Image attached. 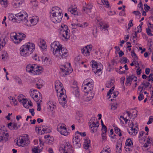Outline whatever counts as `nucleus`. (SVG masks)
Segmentation results:
<instances>
[{
	"label": "nucleus",
	"instance_id": "obj_1",
	"mask_svg": "<svg viewBox=\"0 0 153 153\" xmlns=\"http://www.w3.org/2000/svg\"><path fill=\"white\" fill-rule=\"evenodd\" d=\"M51 51L54 55L59 58H64L68 55L67 50L62 47L59 42H54L51 44Z\"/></svg>",
	"mask_w": 153,
	"mask_h": 153
},
{
	"label": "nucleus",
	"instance_id": "obj_2",
	"mask_svg": "<svg viewBox=\"0 0 153 153\" xmlns=\"http://www.w3.org/2000/svg\"><path fill=\"white\" fill-rule=\"evenodd\" d=\"M33 43H28L22 45L20 48V53L22 56H26L32 53L35 49Z\"/></svg>",
	"mask_w": 153,
	"mask_h": 153
},
{
	"label": "nucleus",
	"instance_id": "obj_3",
	"mask_svg": "<svg viewBox=\"0 0 153 153\" xmlns=\"http://www.w3.org/2000/svg\"><path fill=\"white\" fill-rule=\"evenodd\" d=\"M26 71L28 73H31L33 75H39L42 72L43 68L36 65L33 66L29 64L26 67Z\"/></svg>",
	"mask_w": 153,
	"mask_h": 153
},
{
	"label": "nucleus",
	"instance_id": "obj_4",
	"mask_svg": "<svg viewBox=\"0 0 153 153\" xmlns=\"http://www.w3.org/2000/svg\"><path fill=\"white\" fill-rule=\"evenodd\" d=\"M15 16L16 18L14 19L18 21H20V22L22 23L24 25H26L27 23L28 22L27 18L28 15L26 12H21L16 14Z\"/></svg>",
	"mask_w": 153,
	"mask_h": 153
},
{
	"label": "nucleus",
	"instance_id": "obj_5",
	"mask_svg": "<svg viewBox=\"0 0 153 153\" xmlns=\"http://www.w3.org/2000/svg\"><path fill=\"white\" fill-rule=\"evenodd\" d=\"M29 140L28 135L23 134L19 137V138L17 140L16 144L19 146L24 147L22 144L24 143V145H25L26 142L28 141Z\"/></svg>",
	"mask_w": 153,
	"mask_h": 153
},
{
	"label": "nucleus",
	"instance_id": "obj_6",
	"mask_svg": "<svg viewBox=\"0 0 153 153\" xmlns=\"http://www.w3.org/2000/svg\"><path fill=\"white\" fill-rule=\"evenodd\" d=\"M61 27L63 29V33L61 35V37L63 40L66 41L70 37L69 34H68V27L67 25L63 24L61 25Z\"/></svg>",
	"mask_w": 153,
	"mask_h": 153
},
{
	"label": "nucleus",
	"instance_id": "obj_7",
	"mask_svg": "<svg viewBox=\"0 0 153 153\" xmlns=\"http://www.w3.org/2000/svg\"><path fill=\"white\" fill-rule=\"evenodd\" d=\"M51 19L52 21L54 23H57L60 22L63 14L62 13L56 14L55 13L50 14Z\"/></svg>",
	"mask_w": 153,
	"mask_h": 153
},
{
	"label": "nucleus",
	"instance_id": "obj_8",
	"mask_svg": "<svg viewBox=\"0 0 153 153\" xmlns=\"http://www.w3.org/2000/svg\"><path fill=\"white\" fill-rule=\"evenodd\" d=\"M71 146L69 142H66L65 144L62 145L59 148V150L62 153H68L70 151Z\"/></svg>",
	"mask_w": 153,
	"mask_h": 153
},
{
	"label": "nucleus",
	"instance_id": "obj_9",
	"mask_svg": "<svg viewBox=\"0 0 153 153\" xmlns=\"http://www.w3.org/2000/svg\"><path fill=\"white\" fill-rule=\"evenodd\" d=\"M130 127L131 128L130 131L128 129H127L128 133L132 136H135L137 133L138 131V125H136L135 127L134 124L133 123H132L130 125Z\"/></svg>",
	"mask_w": 153,
	"mask_h": 153
},
{
	"label": "nucleus",
	"instance_id": "obj_10",
	"mask_svg": "<svg viewBox=\"0 0 153 153\" xmlns=\"http://www.w3.org/2000/svg\"><path fill=\"white\" fill-rule=\"evenodd\" d=\"M94 85L93 81L91 82H88L82 86V88L84 90V92L92 91Z\"/></svg>",
	"mask_w": 153,
	"mask_h": 153
},
{
	"label": "nucleus",
	"instance_id": "obj_11",
	"mask_svg": "<svg viewBox=\"0 0 153 153\" xmlns=\"http://www.w3.org/2000/svg\"><path fill=\"white\" fill-rule=\"evenodd\" d=\"M92 46L91 45H87L83 48L81 50L82 53L85 56H89L90 52L91 51Z\"/></svg>",
	"mask_w": 153,
	"mask_h": 153
},
{
	"label": "nucleus",
	"instance_id": "obj_12",
	"mask_svg": "<svg viewBox=\"0 0 153 153\" xmlns=\"http://www.w3.org/2000/svg\"><path fill=\"white\" fill-rule=\"evenodd\" d=\"M85 3V5L83 6L82 11L84 13L88 14L91 12V9L93 7V5L91 3L86 4L85 2H84Z\"/></svg>",
	"mask_w": 153,
	"mask_h": 153
},
{
	"label": "nucleus",
	"instance_id": "obj_13",
	"mask_svg": "<svg viewBox=\"0 0 153 153\" xmlns=\"http://www.w3.org/2000/svg\"><path fill=\"white\" fill-rule=\"evenodd\" d=\"M80 138L79 136L75 135V137L72 140V142L74 146L76 147V148L78 149L81 147V144L79 143Z\"/></svg>",
	"mask_w": 153,
	"mask_h": 153
},
{
	"label": "nucleus",
	"instance_id": "obj_14",
	"mask_svg": "<svg viewBox=\"0 0 153 153\" xmlns=\"http://www.w3.org/2000/svg\"><path fill=\"white\" fill-rule=\"evenodd\" d=\"M89 126L91 132L92 133H94L97 132L98 128L99 126V122L97 121L96 123H94L89 124Z\"/></svg>",
	"mask_w": 153,
	"mask_h": 153
},
{
	"label": "nucleus",
	"instance_id": "obj_15",
	"mask_svg": "<svg viewBox=\"0 0 153 153\" xmlns=\"http://www.w3.org/2000/svg\"><path fill=\"white\" fill-rule=\"evenodd\" d=\"M103 69V66L101 64L99 63L97 65V67L95 68L92 69L93 71L96 75L98 76L102 74V71Z\"/></svg>",
	"mask_w": 153,
	"mask_h": 153
},
{
	"label": "nucleus",
	"instance_id": "obj_16",
	"mask_svg": "<svg viewBox=\"0 0 153 153\" xmlns=\"http://www.w3.org/2000/svg\"><path fill=\"white\" fill-rule=\"evenodd\" d=\"M41 131V134H44L45 133H49L51 132V131L48 128V127L45 125L42 126L41 127L39 128L38 131Z\"/></svg>",
	"mask_w": 153,
	"mask_h": 153
},
{
	"label": "nucleus",
	"instance_id": "obj_17",
	"mask_svg": "<svg viewBox=\"0 0 153 153\" xmlns=\"http://www.w3.org/2000/svg\"><path fill=\"white\" fill-rule=\"evenodd\" d=\"M48 108L51 111H53L56 108V103L55 102L51 100L47 103Z\"/></svg>",
	"mask_w": 153,
	"mask_h": 153
},
{
	"label": "nucleus",
	"instance_id": "obj_18",
	"mask_svg": "<svg viewBox=\"0 0 153 153\" xmlns=\"http://www.w3.org/2000/svg\"><path fill=\"white\" fill-rule=\"evenodd\" d=\"M50 13H55L56 14H58L62 13L59 7H55L52 8L50 12Z\"/></svg>",
	"mask_w": 153,
	"mask_h": 153
},
{
	"label": "nucleus",
	"instance_id": "obj_19",
	"mask_svg": "<svg viewBox=\"0 0 153 153\" xmlns=\"http://www.w3.org/2000/svg\"><path fill=\"white\" fill-rule=\"evenodd\" d=\"M15 35L13 36H11V38L15 44H18L21 41L22 39L21 38V36H17L16 33H15Z\"/></svg>",
	"mask_w": 153,
	"mask_h": 153
},
{
	"label": "nucleus",
	"instance_id": "obj_20",
	"mask_svg": "<svg viewBox=\"0 0 153 153\" xmlns=\"http://www.w3.org/2000/svg\"><path fill=\"white\" fill-rule=\"evenodd\" d=\"M71 68H70V69H69L65 65H64L63 66V68H61L60 69L63 72H64L66 75H67L71 72L72 70L71 69Z\"/></svg>",
	"mask_w": 153,
	"mask_h": 153
},
{
	"label": "nucleus",
	"instance_id": "obj_21",
	"mask_svg": "<svg viewBox=\"0 0 153 153\" xmlns=\"http://www.w3.org/2000/svg\"><path fill=\"white\" fill-rule=\"evenodd\" d=\"M37 21L34 19H31L30 20V22L27 23L26 25L28 26H32L36 25L37 22Z\"/></svg>",
	"mask_w": 153,
	"mask_h": 153
},
{
	"label": "nucleus",
	"instance_id": "obj_22",
	"mask_svg": "<svg viewBox=\"0 0 153 153\" xmlns=\"http://www.w3.org/2000/svg\"><path fill=\"white\" fill-rule=\"evenodd\" d=\"M39 46L44 51H46L47 45L45 42L43 40H41L38 43Z\"/></svg>",
	"mask_w": 153,
	"mask_h": 153
},
{
	"label": "nucleus",
	"instance_id": "obj_23",
	"mask_svg": "<svg viewBox=\"0 0 153 153\" xmlns=\"http://www.w3.org/2000/svg\"><path fill=\"white\" fill-rule=\"evenodd\" d=\"M134 77L133 75L130 76H127L126 77V80L125 83L126 86L128 85L129 84L130 85H131V82L132 81Z\"/></svg>",
	"mask_w": 153,
	"mask_h": 153
},
{
	"label": "nucleus",
	"instance_id": "obj_24",
	"mask_svg": "<svg viewBox=\"0 0 153 153\" xmlns=\"http://www.w3.org/2000/svg\"><path fill=\"white\" fill-rule=\"evenodd\" d=\"M62 85V84L59 81H57L55 83V88H56V91H58V89H57L58 87L59 88L61 89V92H62V91H63V89L62 88H61Z\"/></svg>",
	"mask_w": 153,
	"mask_h": 153
},
{
	"label": "nucleus",
	"instance_id": "obj_25",
	"mask_svg": "<svg viewBox=\"0 0 153 153\" xmlns=\"http://www.w3.org/2000/svg\"><path fill=\"white\" fill-rule=\"evenodd\" d=\"M44 84V81L41 79H39L36 84L37 87L38 89L41 88Z\"/></svg>",
	"mask_w": 153,
	"mask_h": 153
},
{
	"label": "nucleus",
	"instance_id": "obj_26",
	"mask_svg": "<svg viewBox=\"0 0 153 153\" xmlns=\"http://www.w3.org/2000/svg\"><path fill=\"white\" fill-rule=\"evenodd\" d=\"M91 141L90 140L86 139L85 140L83 145L84 148L85 149H87L90 145Z\"/></svg>",
	"mask_w": 153,
	"mask_h": 153
},
{
	"label": "nucleus",
	"instance_id": "obj_27",
	"mask_svg": "<svg viewBox=\"0 0 153 153\" xmlns=\"http://www.w3.org/2000/svg\"><path fill=\"white\" fill-rule=\"evenodd\" d=\"M13 5L15 7H18L20 4H22V2L21 0H14L13 2Z\"/></svg>",
	"mask_w": 153,
	"mask_h": 153
},
{
	"label": "nucleus",
	"instance_id": "obj_28",
	"mask_svg": "<svg viewBox=\"0 0 153 153\" xmlns=\"http://www.w3.org/2000/svg\"><path fill=\"white\" fill-rule=\"evenodd\" d=\"M71 88L74 90L73 93L75 94L76 97H79V91L77 87V86H76L75 87H72Z\"/></svg>",
	"mask_w": 153,
	"mask_h": 153
},
{
	"label": "nucleus",
	"instance_id": "obj_29",
	"mask_svg": "<svg viewBox=\"0 0 153 153\" xmlns=\"http://www.w3.org/2000/svg\"><path fill=\"white\" fill-rule=\"evenodd\" d=\"M21 126V124L19 123H14L13 125L11 128H10V129L12 130H17Z\"/></svg>",
	"mask_w": 153,
	"mask_h": 153
},
{
	"label": "nucleus",
	"instance_id": "obj_30",
	"mask_svg": "<svg viewBox=\"0 0 153 153\" xmlns=\"http://www.w3.org/2000/svg\"><path fill=\"white\" fill-rule=\"evenodd\" d=\"M133 146V142L130 138L126 140L125 143V146Z\"/></svg>",
	"mask_w": 153,
	"mask_h": 153
},
{
	"label": "nucleus",
	"instance_id": "obj_31",
	"mask_svg": "<svg viewBox=\"0 0 153 153\" xmlns=\"http://www.w3.org/2000/svg\"><path fill=\"white\" fill-rule=\"evenodd\" d=\"M122 143H117L116 147V151L117 153H120L121 152Z\"/></svg>",
	"mask_w": 153,
	"mask_h": 153
},
{
	"label": "nucleus",
	"instance_id": "obj_32",
	"mask_svg": "<svg viewBox=\"0 0 153 153\" xmlns=\"http://www.w3.org/2000/svg\"><path fill=\"white\" fill-rule=\"evenodd\" d=\"M76 8H70L68 9V10L69 11H70L71 13L73 14H74V15L75 16H76L78 14L77 13H76Z\"/></svg>",
	"mask_w": 153,
	"mask_h": 153
},
{
	"label": "nucleus",
	"instance_id": "obj_33",
	"mask_svg": "<svg viewBox=\"0 0 153 153\" xmlns=\"http://www.w3.org/2000/svg\"><path fill=\"white\" fill-rule=\"evenodd\" d=\"M85 24H86V26H87V23L86 22L84 23L83 25H82V24H80L78 23H74L72 24H71V25L72 26H74V27H75L76 26H78V27H83V26H84V27H85Z\"/></svg>",
	"mask_w": 153,
	"mask_h": 153
},
{
	"label": "nucleus",
	"instance_id": "obj_34",
	"mask_svg": "<svg viewBox=\"0 0 153 153\" xmlns=\"http://www.w3.org/2000/svg\"><path fill=\"white\" fill-rule=\"evenodd\" d=\"M65 125L64 124H62L61 125L59 124V125H58L57 127V131L59 132H62L61 131H62L63 129L65 127Z\"/></svg>",
	"mask_w": 153,
	"mask_h": 153
},
{
	"label": "nucleus",
	"instance_id": "obj_35",
	"mask_svg": "<svg viewBox=\"0 0 153 153\" xmlns=\"http://www.w3.org/2000/svg\"><path fill=\"white\" fill-rule=\"evenodd\" d=\"M5 42L4 40V38L3 40L1 39L0 38V51L3 48L4 46L5 45Z\"/></svg>",
	"mask_w": 153,
	"mask_h": 153
},
{
	"label": "nucleus",
	"instance_id": "obj_36",
	"mask_svg": "<svg viewBox=\"0 0 153 153\" xmlns=\"http://www.w3.org/2000/svg\"><path fill=\"white\" fill-rule=\"evenodd\" d=\"M60 100H61L63 101L64 102H66V97H67L65 95H64V96H65V97L63 96L64 95V93L63 92H61L60 93Z\"/></svg>",
	"mask_w": 153,
	"mask_h": 153
},
{
	"label": "nucleus",
	"instance_id": "obj_37",
	"mask_svg": "<svg viewBox=\"0 0 153 153\" xmlns=\"http://www.w3.org/2000/svg\"><path fill=\"white\" fill-rule=\"evenodd\" d=\"M90 64L91 65L92 69L95 68L97 66V65L99 63H97V62L95 61H92L90 62Z\"/></svg>",
	"mask_w": 153,
	"mask_h": 153
},
{
	"label": "nucleus",
	"instance_id": "obj_38",
	"mask_svg": "<svg viewBox=\"0 0 153 153\" xmlns=\"http://www.w3.org/2000/svg\"><path fill=\"white\" fill-rule=\"evenodd\" d=\"M150 85V83L149 82H147L146 81H144L143 82H142L141 83V85L144 86L147 88H148Z\"/></svg>",
	"mask_w": 153,
	"mask_h": 153
},
{
	"label": "nucleus",
	"instance_id": "obj_39",
	"mask_svg": "<svg viewBox=\"0 0 153 153\" xmlns=\"http://www.w3.org/2000/svg\"><path fill=\"white\" fill-rule=\"evenodd\" d=\"M62 132H60V134L64 136H67L68 134L69 133L67 132V129L65 127V128L63 129L62 131Z\"/></svg>",
	"mask_w": 153,
	"mask_h": 153
},
{
	"label": "nucleus",
	"instance_id": "obj_40",
	"mask_svg": "<svg viewBox=\"0 0 153 153\" xmlns=\"http://www.w3.org/2000/svg\"><path fill=\"white\" fill-rule=\"evenodd\" d=\"M125 149L126 151L128 153L131 152L133 149V146H125Z\"/></svg>",
	"mask_w": 153,
	"mask_h": 153
},
{
	"label": "nucleus",
	"instance_id": "obj_41",
	"mask_svg": "<svg viewBox=\"0 0 153 153\" xmlns=\"http://www.w3.org/2000/svg\"><path fill=\"white\" fill-rule=\"evenodd\" d=\"M85 92V95H87L88 97H91L92 98H93L94 95V93L93 91H87Z\"/></svg>",
	"mask_w": 153,
	"mask_h": 153
},
{
	"label": "nucleus",
	"instance_id": "obj_42",
	"mask_svg": "<svg viewBox=\"0 0 153 153\" xmlns=\"http://www.w3.org/2000/svg\"><path fill=\"white\" fill-rule=\"evenodd\" d=\"M36 92H38L39 93V92H37L36 90L34 89L32 90V89H31L30 90V95L33 98V99H34V96L36 94Z\"/></svg>",
	"mask_w": 153,
	"mask_h": 153
},
{
	"label": "nucleus",
	"instance_id": "obj_43",
	"mask_svg": "<svg viewBox=\"0 0 153 153\" xmlns=\"http://www.w3.org/2000/svg\"><path fill=\"white\" fill-rule=\"evenodd\" d=\"M39 147L38 146H37L36 147H35L34 149H32V151L34 153H39L41 151V149H39Z\"/></svg>",
	"mask_w": 153,
	"mask_h": 153
},
{
	"label": "nucleus",
	"instance_id": "obj_44",
	"mask_svg": "<svg viewBox=\"0 0 153 153\" xmlns=\"http://www.w3.org/2000/svg\"><path fill=\"white\" fill-rule=\"evenodd\" d=\"M97 121V118L92 117L91 118L90 121L88 123L89 124L91 123H96Z\"/></svg>",
	"mask_w": 153,
	"mask_h": 153
},
{
	"label": "nucleus",
	"instance_id": "obj_45",
	"mask_svg": "<svg viewBox=\"0 0 153 153\" xmlns=\"http://www.w3.org/2000/svg\"><path fill=\"white\" fill-rule=\"evenodd\" d=\"M129 62V60L125 57H123L122 58L120 61V62L121 63H126L127 62Z\"/></svg>",
	"mask_w": 153,
	"mask_h": 153
},
{
	"label": "nucleus",
	"instance_id": "obj_46",
	"mask_svg": "<svg viewBox=\"0 0 153 153\" xmlns=\"http://www.w3.org/2000/svg\"><path fill=\"white\" fill-rule=\"evenodd\" d=\"M114 82V81L112 79H111L108 83L107 84L106 87L108 88H110L113 85Z\"/></svg>",
	"mask_w": 153,
	"mask_h": 153
},
{
	"label": "nucleus",
	"instance_id": "obj_47",
	"mask_svg": "<svg viewBox=\"0 0 153 153\" xmlns=\"http://www.w3.org/2000/svg\"><path fill=\"white\" fill-rule=\"evenodd\" d=\"M23 102H22V104L23 105V106L27 108H29V106L28 105H27V101L25 99H24V100H22Z\"/></svg>",
	"mask_w": 153,
	"mask_h": 153
},
{
	"label": "nucleus",
	"instance_id": "obj_48",
	"mask_svg": "<svg viewBox=\"0 0 153 153\" xmlns=\"http://www.w3.org/2000/svg\"><path fill=\"white\" fill-rule=\"evenodd\" d=\"M131 54L133 58L134 59V60H137L138 59V58L136 54L134 53V51L131 52Z\"/></svg>",
	"mask_w": 153,
	"mask_h": 153
},
{
	"label": "nucleus",
	"instance_id": "obj_49",
	"mask_svg": "<svg viewBox=\"0 0 153 153\" xmlns=\"http://www.w3.org/2000/svg\"><path fill=\"white\" fill-rule=\"evenodd\" d=\"M93 99L91 97H88L87 95H85L84 98V100L86 102H88Z\"/></svg>",
	"mask_w": 153,
	"mask_h": 153
},
{
	"label": "nucleus",
	"instance_id": "obj_50",
	"mask_svg": "<svg viewBox=\"0 0 153 153\" xmlns=\"http://www.w3.org/2000/svg\"><path fill=\"white\" fill-rule=\"evenodd\" d=\"M75 135H77V134H80L81 136L82 137H84L86 135V134L85 133V132H84L83 133L82 132H80L78 131H76L75 133Z\"/></svg>",
	"mask_w": 153,
	"mask_h": 153
},
{
	"label": "nucleus",
	"instance_id": "obj_51",
	"mask_svg": "<svg viewBox=\"0 0 153 153\" xmlns=\"http://www.w3.org/2000/svg\"><path fill=\"white\" fill-rule=\"evenodd\" d=\"M111 109L112 110H115L117 108V103L111 104Z\"/></svg>",
	"mask_w": 153,
	"mask_h": 153
},
{
	"label": "nucleus",
	"instance_id": "obj_52",
	"mask_svg": "<svg viewBox=\"0 0 153 153\" xmlns=\"http://www.w3.org/2000/svg\"><path fill=\"white\" fill-rule=\"evenodd\" d=\"M23 95L21 94L18 97V99L19 102H21L22 100H24V98L23 97Z\"/></svg>",
	"mask_w": 153,
	"mask_h": 153
},
{
	"label": "nucleus",
	"instance_id": "obj_53",
	"mask_svg": "<svg viewBox=\"0 0 153 153\" xmlns=\"http://www.w3.org/2000/svg\"><path fill=\"white\" fill-rule=\"evenodd\" d=\"M102 131V132H104L105 133H106L107 132V128L106 126L105 125L102 126V128L101 129Z\"/></svg>",
	"mask_w": 153,
	"mask_h": 153
},
{
	"label": "nucleus",
	"instance_id": "obj_54",
	"mask_svg": "<svg viewBox=\"0 0 153 153\" xmlns=\"http://www.w3.org/2000/svg\"><path fill=\"white\" fill-rule=\"evenodd\" d=\"M11 103H12L14 105H17V100L15 99V98H12V100L10 101Z\"/></svg>",
	"mask_w": 153,
	"mask_h": 153
},
{
	"label": "nucleus",
	"instance_id": "obj_55",
	"mask_svg": "<svg viewBox=\"0 0 153 153\" xmlns=\"http://www.w3.org/2000/svg\"><path fill=\"white\" fill-rule=\"evenodd\" d=\"M153 122V117L150 116L149 117V121H148L147 124L148 125L151 124Z\"/></svg>",
	"mask_w": 153,
	"mask_h": 153
},
{
	"label": "nucleus",
	"instance_id": "obj_56",
	"mask_svg": "<svg viewBox=\"0 0 153 153\" xmlns=\"http://www.w3.org/2000/svg\"><path fill=\"white\" fill-rule=\"evenodd\" d=\"M0 3L2 4L5 7L7 4V0H0Z\"/></svg>",
	"mask_w": 153,
	"mask_h": 153
},
{
	"label": "nucleus",
	"instance_id": "obj_57",
	"mask_svg": "<svg viewBox=\"0 0 153 153\" xmlns=\"http://www.w3.org/2000/svg\"><path fill=\"white\" fill-rule=\"evenodd\" d=\"M133 21V20L132 19L130 20L129 22L128 25V30L131 27H132L133 25V24L132 22Z\"/></svg>",
	"mask_w": 153,
	"mask_h": 153
},
{
	"label": "nucleus",
	"instance_id": "obj_58",
	"mask_svg": "<svg viewBox=\"0 0 153 153\" xmlns=\"http://www.w3.org/2000/svg\"><path fill=\"white\" fill-rule=\"evenodd\" d=\"M114 129L116 134H118V133L120 132L121 130L118 127L115 126H114Z\"/></svg>",
	"mask_w": 153,
	"mask_h": 153
},
{
	"label": "nucleus",
	"instance_id": "obj_59",
	"mask_svg": "<svg viewBox=\"0 0 153 153\" xmlns=\"http://www.w3.org/2000/svg\"><path fill=\"white\" fill-rule=\"evenodd\" d=\"M146 32L148 35L151 36H153V34L151 33V30L149 28H146Z\"/></svg>",
	"mask_w": 153,
	"mask_h": 153
},
{
	"label": "nucleus",
	"instance_id": "obj_60",
	"mask_svg": "<svg viewBox=\"0 0 153 153\" xmlns=\"http://www.w3.org/2000/svg\"><path fill=\"white\" fill-rule=\"evenodd\" d=\"M109 148H107V149H105L102 150L100 153H110Z\"/></svg>",
	"mask_w": 153,
	"mask_h": 153
},
{
	"label": "nucleus",
	"instance_id": "obj_61",
	"mask_svg": "<svg viewBox=\"0 0 153 153\" xmlns=\"http://www.w3.org/2000/svg\"><path fill=\"white\" fill-rule=\"evenodd\" d=\"M19 35L18 36H21V38L22 39V40L24 39L26 37V35L22 33H19Z\"/></svg>",
	"mask_w": 153,
	"mask_h": 153
},
{
	"label": "nucleus",
	"instance_id": "obj_62",
	"mask_svg": "<svg viewBox=\"0 0 153 153\" xmlns=\"http://www.w3.org/2000/svg\"><path fill=\"white\" fill-rule=\"evenodd\" d=\"M144 95L143 94H140L138 97V99L139 101H141L143 99Z\"/></svg>",
	"mask_w": 153,
	"mask_h": 153
},
{
	"label": "nucleus",
	"instance_id": "obj_63",
	"mask_svg": "<svg viewBox=\"0 0 153 153\" xmlns=\"http://www.w3.org/2000/svg\"><path fill=\"white\" fill-rule=\"evenodd\" d=\"M106 133L104 132H102V139L103 140H105L106 139Z\"/></svg>",
	"mask_w": 153,
	"mask_h": 153
},
{
	"label": "nucleus",
	"instance_id": "obj_64",
	"mask_svg": "<svg viewBox=\"0 0 153 153\" xmlns=\"http://www.w3.org/2000/svg\"><path fill=\"white\" fill-rule=\"evenodd\" d=\"M59 103L62 105V106L63 107H64L65 105L66 104V102H64L62 100H59Z\"/></svg>",
	"mask_w": 153,
	"mask_h": 153
}]
</instances>
